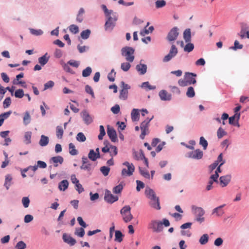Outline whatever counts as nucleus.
<instances>
[{
  "mask_svg": "<svg viewBox=\"0 0 249 249\" xmlns=\"http://www.w3.org/2000/svg\"><path fill=\"white\" fill-rule=\"evenodd\" d=\"M101 7L107 18L105 25V30L106 31L111 30L115 26V21L117 19V17L115 15H113V17H112L111 14H113L112 10H108L105 5L103 4Z\"/></svg>",
  "mask_w": 249,
  "mask_h": 249,
  "instance_id": "f257e3e1",
  "label": "nucleus"
},
{
  "mask_svg": "<svg viewBox=\"0 0 249 249\" xmlns=\"http://www.w3.org/2000/svg\"><path fill=\"white\" fill-rule=\"evenodd\" d=\"M169 227L170 226L169 221L164 218L162 221H160L156 220H151L149 223L148 228L152 230L153 232H160L163 231V227Z\"/></svg>",
  "mask_w": 249,
  "mask_h": 249,
  "instance_id": "f03ea898",
  "label": "nucleus"
},
{
  "mask_svg": "<svg viewBox=\"0 0 249 249\" xmlns=\"http://www.w3.org/2000/svg\"><path fill=\"white\" fill-rule=\"evenodd\" d=\"M135 50L130 47H124L121 49V54L124 56L126 60L129 62H132L134 59Z\"/></svg>",
  "mask_w": 249,
  "mask_h": 249,
  "instance_id": "7ed1b4c3",
  "label": "nucleus"
},
{
  "mask_svg": "<svg viewBox=\"0 0 249 249\" xmlns=\"http://www.w3.org/2000/svg\"><path fill=\"white\" fill-rule=\"evenodd\" d=\"M120 213L125 223L130 222L133 219V215L131 213V207L129 205L124 206L121 210Z\"/></svg>",
  "mask_w": 249,
  "mask_h": 249,
  "instance_id": "20e7f679",
  "label": "nucleus"
},
{
  "mask_svg": "<svg viewBox=\"0 0 249 249\" xmlns=\"http://www.w3.org/2000/svg\"><path fill=\"white\" fill-rule=\"evenodd\" d=\"M123 164L127 167V169L124 168L122 170L121 175L123 177H130L132 176L135 171V166L133 163L128 161L124 162Z\"/></svg>",
  "mask_w": 249,
  "mask_h": 249,
  "instance_id": "39448f33",
  "label": "nucleus"
},
{
  "mask_svg": "<svg viewBox=\"0 0 249 249\" xmlns=\"http://www.w3.org/2000/svg\"><path fill=\"white\" fill-rule=\"evenodd\" d=\"M153 118V116L151 118H146L141 124L140 128L142 133L140 135L141 139H143L145 136L148 133L149 124L151 120Z\"/></svg>",
  "mask_w": 249,
  "mask_h": 249,
  "instance_id": "423d86ee",
  "label": "nucleus"
},
{
  "mask_svg": "<svg viewBox=\"0 0 249 249\" xmlns=\"http://www.w3.org/2000/svg\"><path fill=\"white\" fill-rule=\"evenodd\" d=\"M178 50L176 46L173 44L171 47L169 53L168 54L165 55L163 59V62H167L170 61L173 57H174L178 53Z\"/></svg>",
  "mask_w": 249,
  "mask_h": 249,
  "instance_id": "0eeeda50",
  "label": "nucleus"
},
{
  "mask_svg": "<svg viewBox=\"0 0 249 249\" xmlns=\"http://www.w3.org/2000/svg\"><path fill=\"white\" fill-rule=\"evenodd\" d=\"M205 213L204 210L201 207H196L195 209V214L196 217V220L199 223L204 221V217H203Z\"/></svg>",
  "mask_w": 249,
  "mask_h": 249,
  "instance_id": "6e6552de",
  "label": "nucleus"
},
{
  "mask_svg": "<svg viewBox=\"0 0 249 249\" xmlns=\"http://www.w3.org/2000/svg\"><path fill=\"white\" fill-rule=\"evenodd\" d=\"M184 77L189 85L195 84L196 83V74L194 73L186 72L185 73Z\"/></svg>",
  "mask_w": 249,
  "mask_h": 249,
  "instance_id": "1a4fd4ad",
  "label": "nucleus"
},
{
  "mask_svg": "<svg viewBox=\"0 0 249 249\" xmlns=\"http://www.w3.org/2000/svg\"><path fill=\"white\" fill-rule=\"evenodd\" d=\"M104 199L107 202L113 203L118 200V197L113 195L110 191L106 190L105 191Z\"/></svg>",
  "mask_w": 249,
  "mask_h": 249,
  "instance_id": "9d476101",
  "label": "nucleus"
},
{
  "mask_svg": "<svg viewBox=\"0 0 249 249\" xmlns=\"http://www.w3.org/2000/svg\"><path fill=\"white\" fill-rule=\"evenodd\" d=\"M82 164L80 166V168L82 170L90 171L93 169L92 164L89 162L88 158L83 157L82 158Z\"/></svg>",
  "mask_w": 249,
  "mask_h": 249,
  "instance_id": "9b49d317",
  "label": "nucleus"
},
{
  "mask_svg": "<svg viewBox=\"0 0 249 249\" xmlns=\"http://www.w3.org/2000/svg\"><path fill=\"white\" fill-rule=\"evenodd\" d=\"M178 34V28L176 27H174L169 32L167 38L169 41H174L177 38Z\"/></svg>",
  "mask_w": 249,
  "mask_h": 249,
  "instance_id": "f8f14e48",
  "label": "nucleus"
},
{
  "mask_svg": "<svg viewBox=\"0 0 249 249\" xmlns=\"http://www.w3.org/2000/svg\"><path fill=\"white\" fill-rule=\"evenodd\" d=\"M203 155V152L199 149L190 152L189 153L188 157L190 158L194 159H200L202 158Z\"/></svg>",
  "mask_w": 249,
  "mask_h": 249,
  "instance_id": "ddd939ff",
  "label": "nucleus"
},
{
  "mask_svg": "<svg viewBox=\"0 0 249 249\" xmlns=\"http://www.w3.org/2000/svg\"><path fill=\"white\" fill-rule=\"evenodd\" d=\"M81 116L85 124H89L93 122L92 117L89 115V112L86 110H84L81 113Z\"/></svg>",
  "mask_w": 249,
  "mask_h": 249,
  "instance_id": "4468645a",
  "label": "nucleus"
},
{
  "mask_svg": "<svg viewBox=\"0 0 249 249\" xmlns=\"http://www.w3.org/2000/svg\"><path fill=\"white\" fill-rule=\"evenodd\" d=\"M63 239L65 243L71 246L75 245L76 242V240L74 238L67 233H64L63 234Z\"/></svg>",
  "mask_w": 249,
  "mask_h": 249,
  "instance_id": "2eb2a0df",
  "label": "nucleus"
},
{
  "mask_svg": "<svg viewBox=\"0 0 249 249\" xmlns=\"http://www.w3.org/2000/svg\"><path fill=\"white\" fill-rule=\"evenodd\" d=\"M231 179V175L221 176L219 178L220 185L222 187L226 186L230 182Z\"/></svg>",
  "mask_w": 249,
  "mask_h": 249,
  "instance_id": "dca6fc26",
  "label": "nucleus"
},
{
  "mask_svg": "<svg viewBox=\"0 0 249 249\" xmlns=\"http://www.w3.org/2000/svg\"><path fill=\"white\" fill-rule=\"evenodd\" d=\"M107 133L112 142H115L117 140L116 132L114 128L108 127Z\"/></svg>",
  "mask_w": 249,
  "mask_h": 249,
  "instance_id": "f3484780",
  "label": "nucleus"
},
{
  "mask_svg": "<svg viewBox=\"0 0 249 249\" xmlns=\"http://www.w3.org/2000/svg\"><path fill=\"white\" fill-rule=\"evenodd\" d=\"M159 96L161 100L170 101L171 100V94L168 93L165 90H161L159 92Z\"/></svg>",
  "mask_w": 249,
  "mask_h": 249,
  "instance_id": "a211bd4d",
  "label": "nucleus"
},
{
  "mask_svg": "<svg viewBox=\"0 0 249 249\" xmlns=\"http://www.w3.org/2000/svg\"><path fill=\"white\" fill-rule=\"evenodd\" d=\"M224 206L225 205L224 204L214 208L212 214L216 216H222L224 213V212L222 209V208L224 207Z\"/></svg>",
  "mask_w": 249,
  "mask_h": 249,
  "instance_id": "6ab92c4d",
  "label": "nucleus"
},
{
  "mask_svg": "<svg viewBox=\"0 0 249 249\" xmlns=\"http://www.w3.org/2000/svg\"><path fill=\"white\" fill-rule=\"evenodd\" d=\"M145 193L146 197L150 199L159 198V197L156 196L155 192L151 189L146 188Z\"/></svg>",
  "mask_w": 249,
  "mask_h": 249,
  "instance_id": "aec40b11",
  "label": "nucleus"
},
{
  "mask_svg": "<svg viewBox=\"0 0 249 249\" xmlns=\"http://www.w3.org/2000/svg\"><path fill=\"white\" fill-rule=\"evenodd\" d=\"M100 157V153H96L93 149H91L88 154V158L92 161H95Z\"/></svg>",
  "mask_w": 249,
  "mask_h": 249,
  "instance_id": "412c9836",
  "label": "nucleus"
},
{
  "mask_svg": "<svg viewBox=\"0 0 249 249\" xmlns=\"http://www.w3.org/2000/svg\"><path fill=\"white\" fill-rule=\"evenodd\" d=\"M149 204H150V205L152 208H153L157 210H160V209L159 198L150 199V202Z\"/></svg>",
  "mask_w": 249,
  "mask_h": 249,
  "instance_id": "4be33fe9",
  "label": "nucleus"
},
{
  "mask_svg": "<svg viewBox=\"0 0 249 249\" xmlns=\"http://www.w3.org/2000/svg\"><path fill=\"white\" fill-rule=\"evenodd\" d=\"M136 69L140 74L143 75L146 72L147 66L145 64H140L136 66Z\"/></svg>",
  "mask_w": 249,
  "mask_h": 249,
  "instance_id": "5701e85b",
  "label": "nucleus"
},
{
  "mask_svg": "<svg viewBox=\"0 0 249 249\" xmlns=\"http://www.w3.org/2000/svg\"><path fill=\"white\" fill-rule=\"evenodd\" d=\"M69 184V183L67 180H63L59 182L58 188L60 191H64L68 188Z\"/></svg>",
  "mask_w": 249,
  "mask_h": 249,
  "instance_id": "b1692460",
  "label": "nucleus"
},
{
  "mask_svg": "<svg viewBox=\"0 0 249 249\" xmlns=\"http://www.w3.org/2000/svg\"><path fill=\"white\" fill-rule=\"evenodd\" d=\"M49 56L47 53L38 58V62L42 66L45 65L49 61Z\"/></svg>",
  "mask_w": 249,
  "mask_h": 249,
  "instance_id": "393cba45",
  "label": "nucleus"
},
{
  "mask_svg": "<svg viewBox=\"0 0 249 249\" xmlns=\"http://www.w3.org/2000/svg\"><path fill=\"white\" fill-rule=\"evenodd\" d=\"M51 160L54 163V166L55 167H57L58 166V163H59L60 164L62 163L63 161V158L61 156H58L52 158Z\"/></svg>",
  "mask_w": 249,
  "mask_h": 249,
  "instance_id": "a878e982",
  "label": "nucleus"
},
{
  "mask_svg": "<svg viewBox=\"0 0 249 249\" xmlns=\"http://www.w3.org/2000/svg\"><path fill=\"white\" fill-rule=\"evenodd\" d=\"M49 138L45 135H42L39 143L41 146H45L48 144Z\"/></svg>",
  "mask_w": 249,
  "mask_h": 249,
  "instance_id": "bb28decb",
  "label": "nucleus"
},
{
  "mask_svg": "<svg viewBox=\"0 0 249 249\" xmlns=\"http://www.w3.org/2000/svg\"><path fill=\"white\" fill-rule=\"evenodd\" d=\"M191 31L190 29H186L183 33V38L186 42H189L191 40Z\"/></svg>",
  "mask_w": 249,
  "mask_h": 249,
  "instance_id": "cd10ccee",
  "label": "nucleus"
},
{
  "mask_svg": "<svg viewBox=\"0 0 249 249\" xmlns=\"http://www.w3.org/2000/svg\"><path fill=\"white\" fill-rule=\"evenodd\" d=\"M139 112L138 109H133L131 112V119L133 121H136L139 120Z\"/></svg>",
  "mask_w": 249,
  "mask_h": 249,
  "instance_id": "c85d7f7f",
  "label": "nucleus"
},
{
  "mask_svg": "<svg viewBox=\"0 0 249 249\" xmlns=\"http://www.w3.org/2000/svg\"><path fill=\"white\" fill-rule=\"evenodd\" d=\"M249 27L246 24H243L241 26V30L239 33V36L241 38H244L245 36V35L246 34V31L249 30Z\"/></svg>",
  "mask_w": 249,
  "mask_h": 249,
  "instance_id": "c756f323",
  "label": "nucleus"
},
{
  "mask_svg": "<svg viewBox=\"0 0 249 249\" xmlns=\"http://www.w3.org/2000/svg\"><path fill=\"white\" fill-rule=\"evenodd\" d=\"M85 13L84 8H81L77 16L76 20L79 22H81L83 20V15Z\"/></svg>",
  "mask_w": 249,
  "mask_h": 249,
  "instance_id": "7c9ffc66",
  "label": "nucleus"
},
{
  "mask_svg": "<svg viewBox=\"0 0 249 249\" xmlns=\"http://www.w3.org/2000/svg\"><path fill=\"white\" fill-rule=\"evenodd\" d=\"M69 153L71 155H76L78 152L75 148L74 145L72 143H70L69 145Z\"/></svg>",
  "mask_w": 249,
  "mask_h": 249,
  "instance_id": "2f4dec72",
  "label": "nucleus"
},
{
  "mask_svg": "<svg viewBox=\"0 0 249 249\" xmlns=\"http://www.w3.org/2000/svg\"><path fill=\"white\" fill-rule=\"evenodd\" d=\"M195 95V92L193 87H189L186 92V96L189 98H193Z\"/></svg>",
  "mask_w": 249,
  "mask_h": 249,
  "instance_id": "473e14b6",
  "label": "nucleus"
},
{
  "mask_svg": "<svg viewBox=\"0 0 249 249\" xmlns=\"http://www.w3.org/2000/svg\"><path fill=\"white\" fill-rule=\"evenodd\" d=\"M128 90H125V89H122L120 91L119 98L122 100H126L128 96Z\"/></svg>",
  "mask_w": 249,
  "mask_h": 249,
  "instance_id": "72a5a7b5",
  "label": "nucleus"
},
{
  "mask_svg": "<svg viewBox=\"0 0 249 249\" xmlns=\"http://www.w3.org/2000/svg\"><path fill=\"white\" fill-rule=\"evenodd\" d=\"M188 43L184 47V52L190 53L192 51L194 48V45L193 43L190 42H187Z\"/></svg>",
  "mask_w": 249,
  "mask_h": 249,
  "instance_id": "f704fd0d",
  "label": "nucleus"
},
{
  "mask_svg": "<svg viewBox=\"0 0 249 249\" xmlns=\"http://www.w3.org/2000/svg\"><path fill=\"white\" fill-rule=\"evenodd\" d=\"M109 153L111 157L116 156L118 153L117 147L114 145H110V151H109Z\"/></svg>",
  "mask_w": 249,
  "mask_h": 249,
  "instance_id": "c9c22d12",
  "label": "nucleus"
},
{
  "mask_svg": "<svg viewBox=\"0 0 249 249\" xmlns=\"http://www.w3.org/2000/svg\"><path fill=\"white\" fill-rule=\"evenodd\" d=\"M115 240L119 242H121L123 241V235L120 231H116L115 234Z\"/></svg>",
  "mask_w": 249,
  "mask_h": 249,
  "instance_id": "e433bc0d",
  "label": "nucleus"
},
{
  "mask_svg": "<svg viewBox=\"0 0 249 249\" xmlns=\"http://www.w3.org/2000/svg\"><path fill=\"white\" fill-rule=\"evenodd\" d=\"M31 121V116L30 115L28 111H26L23 117V123L27 125L30 123Z\"/></svg>",
  "mask_w": 249,
  "mask_h": 249,
  "instance_id": "4c0bfd02",
  "label": "nucleus"
},
{
  "mask_svg": "<svg viewBox=\"0 0 249 249\" xmlns=\"http://www.w3.org/2000/svg\"><path fill=\"white\" fill-rule=\"evenodd\" d=\"M141 87L144 89H147L148 90L155 89L156 87L151 86L149 84L148 82H144L142 84Z\"/></svg>",
  "mask_w": 249,
  "mask_h": 249,
  "instance_id": "58836bf2",
  "label": "nucleus"
},
{
  "mask_svg": "<svg viewBox=\"0 0 249 249\" xmlns=\"http://www.w3.org/2000/svg\"><path fill=\"white\" fill-rule=\"evenodd\" d=\"M209 236L207 234H203L199 239V243L201 245H205L208 242Z\"/></svg>",
  "mask_w": 249,
  "mask_h": 249,
  "instance_id": "ea45409f",
  "label": "nucleus"
},
{
  "mask_svg": "<svg viewBox=\"0 0 249 249\" xmlns=\"http://www.w3.org/2000/svg\"><path fill=\"white\" fill-rule=\"evenodd\" d=\"M226 135L227 132L222 127L218 128L217 131V136L218 139H221Z\"/></svg>",
  "mask_w": 249,
  "mask_h": 249,
  "instance_id": "a19ab883",
  "label": "nucleus"
},
{
  "mask_svg": "<svg viewBox=\"0 0 249 249\" xmlns=\"http://www.w3.org/2000/svg\"><path fill=\"white\" fill-rule=\"evenodd\" d=\"M240 117V113H235V114L231 117H230L229 118V124H234V121L235 119V118H237V120L238 121Z\"/></svg>",
  "mask_w": 249,
  "mask_h": 249,
  "instance_id": "79ce46f5",
  "label": "nucleus"
},
{
  "mask_svg": "<svg viewBox=\"0 0 249 249\" xmlns=\"http://www.w3.org/2000/svg\"><path fill=\"white\" fill-rule=\"evenodd\" d=\"M90 34V31L89 29H87L83 31L81 33V37L84 39H86L89 37Z\"/></svg>",
  "mask_w": 249,
  "mask_h": 249,
  "instance_id": "37998d69",
  "label": "nucleus"
},
{
  "mask_svg": "<svg viewBox=\"0 0 249 249\" xmlns=\"http://www.w3.org/2000/svg\"><path fill=\"white\" fill-rule=\"evenodd\" d=\"M92 72L91 68L89 67H87L82 71V76L84 77L89 76Z\"/></svg>",
  "mask_w": 249,
  "mask_h": 249,
  "instance_id": "c03bdc74",
  "label": "nucleus"
},
{
  "mask_svg": "<svg viewBox=\"0 0 249 249\" xmlns=\"http://www.w3.org/2000/svg\"><path fill=\"white\" fill-rule=\"evenodd\" d=\"M56 136L59 139H61L63 135V129L61 126L56 127Z\"/></svg>",
  "mask_w": 249,
  "mask_h": 249,
  "instance_id": "a18cd8bd",
  "label": "nucleus"
},
{
  "mask_svg": "<svg viewBox=\"0 0 249 249\" xmlns=\"http://www.w3.org/2000/svg\"><path fill=\"white\" fill-rule=\"evenodd\" d=\"M199 144L201 145L204 150H206L208 146V142L203 137L200 138Z\"/></svg>",
  "mask_w": 249,
  "mask_h": 249,
  "instance_id": "49530a36",
  "label": "nucleus"
},
{
  "mask_svg": "<svg viewBox=\"0 0 249 249\" xmlns=\"http://www.w3.org/2000/svg\"><path fill=\"white\" fill-rule=\"evenodd\" d=\"M130 63L128 62L122 63L121 65V69L124 71H128L131 67Z\"/></svg>",
  "mask_w": 249,
  "mask_h": 249,
  "instance_id": "de8ad7c7",
  "label": "nucleus"
},
{
  "mask_svg": "<svg viewBox=\"0 0 249 249\" xmlns=\"http://www.w3.org/2000/svg\"><path fill=\"white\" fill-rule=\"evenodd\" d=\"M139 171L141 175L146 178H150V175L148 171L145 169H142V168L139 167Z\"/></svg>",
  "mask_w": 249,
  "mask_h": 249,
  "instance_id": "09e8293b",
  "label": "nucleus"
},
{
  "mask_svg": "<svg viewBox=\"0 0 249 249\" xmlns=\"http://www.w3.org/2000/svg\"><path fill=\"white\" fill-rule=\"evenodd\" d=\"M76 140L80 142H84L86 140V137L82 132H79L76 136Z\"/></svg>",
  "mask_w": 249,
  "mask_h": 249,
  "instance_id": "8fccbe9b",
  "label": "nucleus"
},
{
  "mask_svg": "<svg viewBox=\"0 0 249 249\" xmlns=\"http://www.w3.org/2000/svg\"><path fill=\"white\" fill-rule=\"evenodd\" d=\"M75 234L77 236L82 237L85 234V231L83 228H80L76 229Z\"/></svg>",
  "mask_w": 249,
  "mask_h": 249,
  "instance_id": "3c124183",
  "label": "nucleus"
},
{
  "mask_svg": "<svg viewBox=\"0 0 249 249\" xmlns=\"http://www.w3.org/2000/svg\"><path fill=\"white\" fill-rule=\"evenodd\" d=\"M69 30L72 33L76 34L79 32V28L77 26L72 24L69 26Z\"/></svg>",
  "mask_w": 249,
  "mask_h": 249,
  "instance_id": "603ef678",
  "label": "nucleus"
},
{
  "mask_svg": "<svg viewBox=\"0 0 249 249\" xmlns=\"http://www.w3.org/2000/svg\"><path fill=\"white\" fill-rule=\"evenodd\" d=\"M24 91L22 89H17L15 92V96L16 98H21L24 96Z\"/></svg>",
  "mask_w": 249,
  "mask_h": 249,
  "instance_id": "864d4df0",
  "label": "nucleus"
},
{
  "mask_svg": "<svg viewBox=\"0 0 249 249\" xmlns=\"http://www.w3.org/2000/svg\"><path fill=\"white\" fill-rule=\"evenodd\" d=\"M100 171L105 176H107L110 171V168L104 166L101 167Z\"/></svg>",
  "mask_w": 249,
  "mask_h": 249,
  "instance_id": "5fc2aeb1",
  "label": "nucleus"
},
{
  "mask_svg": "<svg viewBox=\"0 0 249 249\" xmlns=\"http://www.w3.org/2000/svg\"><path fill=\"white\" fill-rule=\"evenodd\" d=\"M100 128V134L98 135V139L100 140H102L103 139V137L105 135L106 132L104 127L103 125H101L99 127Z\"/></svg>",
  "mask_w": 249,
  "mask_h": 249,
  "instance_id": "6e6d98bb",
  "label": "nucleus"
},
{
  "mask_svg": "<svg viewBox=\"0 0 249 249\" xmlns=\"http://www.w3.org/2000/svg\"><path fill=\"white\" fill-rule=\"evenodd\" d=\"M25 142L26 144H29L31 143V132H27L25 133L24 135Z\"/></svg>",
  "mask_w": 249,
  "mask_h": 249,
  "instance_id": "4d7b16f0",
  "label": "nucleus"
},
{
  "mask_svg": "<svg viewBox=\"0 0 249 249\" xmlns=\"http://www.w3.org/2000/svg\"><path fill=\"white\" fill-rule=\"evenodd\" d=\"M123 189V186L120 184L117 186L114 187L113 189V192L115 194L120 193Z\"/></svg>",
  "mask_w": 249,
  "mask_h": 249,
  "instance_id": "13d9d810",
  "label": "nucleus"
},
{
  "mask_svg": "<svg viewBox=\"0 0 249 249\" xmlns=\"http://www.w3.org/2000/svg\"><path fill=\"white\" fill-rule=\"evenodd\" d=\"M115 75L116 72L114 71V70L112 69L107 75L108 79L110 81L113 82L115 80Z\"/></svg>",
  "mask_w": 249,
  "mask_h": 249,
  "instance_id": "bf43d9fd",
  "label": "nucleus"
},
{
  "mask_svg": "<svg viewBox=\"0 0 249 249\" xmlns=\"http://www.w3.org/2000/svg\"><path fill=\"white\" fill-rule=\"evenodd\" d=\"M157 8H161L166 5V1L164 0H157L155 2Z\"/></svg>",
  "mask_w": 249,
  "mask_h": 249,
  "instance_id": "052dcab7",
  "label": "nucleus"
},
{
  "mask_svg": "<svg viewBox=\"0 0 249 249\" xmlns=\"http://www.w3.org/2000/svg\"><path fill=\"white\" fill-rule=\"evenodd\" d=\"M243 47V45L240 44L238 41L235 40L234 43V46L231 47L230 48L234 50H236L237 49H242Z\"/></svg>",
  "mask_w": 249,
  "mask_h": 249,
  "instance_id": "680f3d73",
  "label": "nucleus"
},
{
  "mask_svg": "<svg viewBox=\"0 0 249 249\" xmlns=\"http://www.w3.org/2000/svg\"><path fill=\"white\" fill-rule=\"evenodd\" d=\"M26 248V244L22 241L18 242L16 246V248L17 249H25Z\"/></svg>",
  "mask_w": 249,
  "mask_h": 249,
  "instance_id": "e2e57ef3",
  "label": "nucleus"
},
{
  "mask_svg": "<svg viewBox=\"0 0 249 249\" xmlns=\"http://www.w3.org/2000/svg\"><path fill=\"white\" fill-rule=\"evenodd\" d=\"M11 103V98L10 97H7L5 98L3 103V106L4 108L8 107Z\"/></svg>",
  "mask_w": 249,
  "mask_h": 249,
  "instance_id": "0e129e2a",
  "label": "nucleus"
},
{
  "mask_svg": "<svg viewBox=\"0 0 249 249\" xmlns=\"http://www.w3.org/2000/svg\"><path fill=\"white\" fill-rule=\"evenodd\" d=\"M22 203L25 208H28L30 203V200L27 197H24L22 199Z\"/></svg>",
  "mask_w": 249,
  "mask_h": 249,
  "instance_id": "69168bd1",
  "label": "nucleus"
},
{
  "mask_svg": "<svg viewBox=\"0 0 249 249\" xmlns=\"http://www.w3.org/2000/svg\"><path fill=\"white\" fill-rule=\"evenodd\" d=\"M178 84L181 87H185L189 86V84L187 82L185 78L180 79L178 81Z\"/></svg>",
  "mask_w": 249,
  "mask_h": 249,
  "instance_id": "338daca9",
  "label": "nucleus"
},
{
  "mask_svg": "<svg viewBox=\"0 0 249 249\" xmlns=\"http://www.w3.org/2000/svg\"><path fill=\"white\" fill-rule=\"evenodd\" d=\"M120 110V106L118 105H115L111 108V111L115 114H118Z\"/></svg>",
  "mask_w": 249,
  "mask_h": 249,
  "instance_id": "774afa93",
  "label": "nucleus"
}]
</instances>
